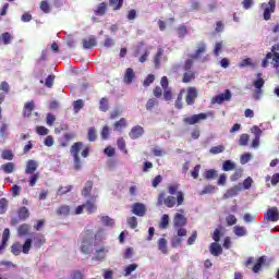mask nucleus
<instances>
[{
    "mask_svg": "<svg viewBox=\"0 0 279 279\" xmlns=\"http://www.w3.org/2000/svg\"><path fill=\"white\" fill-rule=\"evenodd\" d=\"M279 44H276L271 47V52L266 54V59L262 62V66L266 69L269 64V60H271L270 64H272L274 69H277V73H279Z\"/></svg>",
    "mask_w": 279,
    "mask_h": 279,
    "instance_id": "f257e3e1",
    "label": "nucleus"
},
{
    "mask_svg": "<svg viewBox=\"0 0 279 279\" xmlns=\"http://www.w3.org/2000/svg\"><path fill=\"white\" fill-rule=\"evenodd\" d=\"M29 250H32V239L29 238L26 239L23 245L16 242L11 246V252L14 256H19L21 252H23V254H29Z\"/></svg>",
    "mask_w": 279,
    "mask_h": 279,
    "instance_id": "f03ea898",
    "label": "nucleus"
},
{
    "mask_svg": "<svg viewBox=\"0 0 279 279\" xmlns=\"http://www.w3.org/2000/svg\"><path fill=\"white\" fill-rule=\"evenodd\" d=\"M82 147H84V144H82V142H76L72 145L70 149L71 155L74 158V169L76 171H80V169H82V161L80 160V151H82Z\"/></svg>",
    "mask_w": 279,
    "mask_h": 279,
    "instance_id": "7ed1b4c3",
    "label": "nucleus"
},
{
    "mask_svg": "<svg viewBox=\"0 0 279 279\" xmlns=\"http://www.w3.org/2000/svg\"><path fill=\"white\" fill-rule=\"evenodd\" d=\"M90 247H93V234L87 231L82 235L81 252H83V254H89Z\"/></svg>",
    "mask_w": 279,
    "mask_h": 279,
    "instance_id": "20e7f679",
    "label": "nucleus"
},
{
    "mask_svg": "<svg viewBox=\"0 0 279 279\" xmlns=\"http://www.w3.org/2000/svg\"><path fill=\"white\" fill-rule=\"evenodd\" d=\"M260 8L264 11L265 21H269V19H271V14L276 12V0H269L268 3H262Z\"/></svg>",
    "mask_w": 279,
    "mask_h": 279,
    "instance_id": "39448f33",
    "label": "nucleus"
},
{
    "mask_svg": "<svg viewBox=\"0 0 279 279\" xmlns=\"http://www.w3.org/2000/svg\"><path fill=\"white\" fill-rule=\"evenodd\" d=\"M260 73L257 74L258 80L253 82V86H255L256 90L253 95V98L258 101V99H260V97L263 96V86H265V80H263V77H260Z\"/></svg>",
    "mask_w": 279,
    "mask_h": 279,
    "instance_id": "423d86ee",
    "label": "nucleus"
},
{
    "mask_svg": "<svg viewBox=\"0 0 279 279\" xmlns=\"http://www.w3.org/2000/svg\"><path fill=\"white\" fill-rule=\"evenodd\" d=\"M180 189V185L178 184H172L168 186V193H170V195H175L177 193V204L178 206H182L184 204V193L182 191L178 190Z\"/></svg>",
    "mask_w": 279,
    "mask_h": 279,
    "instance_id": "0eeeda50",
    "label": "nucleus"
},
{
    "mask_svg": "<svg viewBox=\"0 0 279 279\" xmlns=\"http://www.w3.org/2000/svg\"><path fill=\"white\" fill-rule=\"evenodd\" d=\"M157 204L158 206H162V204H165V206H167L168 208H173V206H175V197L168 196L167 198H165V193H161L158 196Z\"/></svg>",
    "mask_w": 279,
    "mask_h": 279,
    "instance_id": "6e6552de",
    "label": "nucleus"
},
{
    "mask_svg": "<svg viewBox=\"0 0 279 279\" xmlns=\"http://www.w3.org/2000/svg\"><path fill=\"white\" fill-rule=\"evenodd\" d=\"M251 132L255 136L252 142V147L253 149H256L260 145V136H263V130H260V128H258L257 125H254L252 126Z\"/></svg>",
    "mask_w": 279,
    "mask_h": 279,
    "instance_id": "1a4fd4ad",
    "label": "nucleus"
},
{
    "mask_svg": "<svg viewBox=\"0 0 279 279\" xmlns=\"http://www.w3.org/2000/svg\"><path fill=\"white\" fill-rule=\"evenodd\" d=\"M207 118L208 116L206 113H198L189 118H184L183 121L184 123H187V125H195V123H199V121H205V119Z\"/></svg>",
    "mask_w": 279,
    "mask_h": 279,
    "instance_id": "9d476101",
    "label": "nucleus"
},
{
    "mask_svg": "<svg viewBox=\"0 0 279 279\" xmlns=\"http://www.w3.org/2000/svg\"><path fill=\"white\" fill-rule=\"evenodd\" d=\"M230 99H232V94L230 93V89H227L223 94L213 98V104H223V101H230Z\"/></svg>",
    "mask_w": 279,
    "mask_h": 279,
    "instance_id": "9b49d317",
    "label": "nucleus"
},
{
    "mask_svg": "<svg viewBox=\"0 0 279 279\" xmlns=\"http://www.w3.org/2000/svg\"><path fill=\"white\" fill-rule=\"evenodd\" d=\"M195 99H197V89L195 87H189L185 98L187 106H193V104H195Z\"/></svg>",
    "mask_w": 279,
    "mask_h": 279,
    "instance_id": "f8f14e48",
    "label": "nucleus"
},
{
    "mask_svg": "<svg viewBox=\"0 0 279 279\" xmlns=\"http://www.w3.org/2000/svg\"><path fill=\"white\" fill-rule=\"evenodd\" d=\"M265 219L268 221H278L279 220V211L277 207H271L267 210L265 215Z\"/></svg>",
    "mask_w": 279,
    "mask_h": 279,
    "instance_id": "ddd939ff",
    "label": "nucleus"
},
{
    "mask_svg": "<svg viewBox=\"0 0 279 279\" xmlns=\"http://www.w3.org/2000/svg\"><path fill=\"white\" fill-rule=\"evenodd\" d=\"M241 191V184L234 185L233 187L229 189L225 195L223 199H230V197H236L239 195V192Z\"/></svg>",
    "mask_w": 279,
    "mask_h": 279,
    "instance_id": "4468645a",
    "label": "nucleus"
},
{
    "mask_svg": "<svg viewBox=\"0 0 279 279\" xmlns=\"http://www.w3.org/2000/svg\"><path fill=\"white\" fill-rule=\"evenodd\" d=\"M186 223V217L182 214H175L173 218V225L174 228H183V226Z\"/></svg>",
    "mask_w": 279,
    "mask_h": 279,
    "instance_id": "2eb2a0df",
    "label": "nucleus"
},
{
    "mask_svg": "<svg viewBox=\"0 0 279 279\" xmlns=\"http://www.w3.org/2000/svg\"><path fill=\"white\" fill-rule=\"evenodd\" d=\"M145 205L141 203H136L133 205L132 213L134 215H137V217H144L145 216Z\"/></svg>",
    "mask_w": 279,
    "mask_h": 279,
    "instance_id": "dca6fc26",
    "label": "nucleus"
},
{
    "mask_svg": "<svg viewBox=\"0 0 279 279\" xmlns=\"http://www.w3.org/2000/svg\"><path fill=\"white\" fill-rule=\"evenodd\" d=\"M145 134V130L141 125L134 126L131 132H130V137L131 138H141V135Z\"/></svg>",
    "mask_w": 279,
    "mask_h": 279,
    "instance_id": "f3484780",
    "label": "nucleus"
},
{
    "mask_svg": "<svg viewBox=\"0 0 279 279\" xmlns=\"http://www.w3.org/2000/svg\"><path fill=\"white\" fill-rule=\"evenodd\" d=\"M209 252L213 254V256H219V254H222L223 248L219 245V243L214 242L209 246Z\"/></svg>",
    "mask_w": 279,
    "mask_h": 279,
    "instance_id": "a211bd4d",
    "label": "nucleus"
},
{
    "mask_svg": "<svg viewBox=\"0 0 279 279\" xmlns=\"http://www.w3.org/2000/svg\"><path fill=\"white\" fill-rule=\"evenodd\" d=\"M38 169V163L35 160H28L25 169V173L33 174Z\"/></svg>",
    "mask_w": 279,
    "mask_h": 279,
    "instance_id": "6ab92c4d",
    "label": "nucleus"
},
{
    "mask_svg": "<svg viewBox=\"0 0 279 279\" xmlns=\"http://www.w3.org/2000/svg\"><path fill=\"white\" fill-rule=\"evenodd\" d=\"M45 235L37 233L34 236V247H37V250H39V247H43V245H45Z\"/></svg>",
    "mask_w": 279,
    "mask_h": 279,
    "instance_id": "aec40b11",
    "label": "nucleus"
},
{
    "mask_svg": "<svg viewBox=\"0 0 279 279\" xmlns=\"http://www.w3.org/2000/svg\"><path fill=\"white\" fill-rule=\"evenodd\" d=\"M96 45H97V39L94 36H90L83 40L84 49H92V47H95Z\"/></svg>",
    "mask_w": 279,
    "mask_h": 279,
    "instance_id": "412c9836",
    "label": "nucleus"
},
{
    "mask_svg": "<svg viewBox=\"0 0 279 279\" xmlns=\"http://www.w3.org/2000/svg\"><path fill=\"white\" fill-rule=\"evenodd\" d=\"M83 206L88 215H93V213L97 210V205L95 204V201H87L86 204H84Z\"/></svg>",
    "mask_w": 279,
    "mask_h": 279,
    "instance_id": "4be33fe9",
    "label": "nucleus"
},
{
    "mask_svg": "<svg viewBox=\"0 0 279 279\" xmlns=\"http://www.w3.org/2000/svg\"><path fill=\"white\" fill-rule=\"evenodd\" d=\"M233 233L235 236H245L247 234V229L245 227L235 226L233 227Z\"/></svg>",
    "mask_w": 279,
    "mask_h": 279,
    "instance_id": "5701e85b",
    "label": "nucleus"
},
{
    "mask_svg": "<svg viewBox=\"0 0 279 279\" xmlns=\"http://www.w3.org/2000/svg\"><path fill=\"white\" fill-rule=\"evenodd\" d=\"M134 80V70L132 68L126 69L124 74V82L125 84H132V81Z\"/></svg>",
    "mask_w": 279,
    "mask_h": 279,
    "instance_id": "b1692460",
    "label": "nucleus"
},
{
    "mask_svg": "<svg viewBox=\"0 0 279 279\" xmlns=\"http://www.w3.org/2000/svg\"><path fill=\"white\" fill-rule=\"evenodd\" d=\"M4 173H14L15 165L14 162H7L1 166Z\"/></svg>",
    "mask_w": 279,
    "mask_h": 279,
    "instance_id": "393cba45",
    "label": "nucleus"
},
{
    "mask_svg": "<svg viewBox=\"0 0 279 279\" xmlns=\"http://www.w3.org/2000/svg\"><path fill=\"white\" fill-rule=\"evenodd\" d=\"M31 227L27 223L21 225L17 229V233L20 236H25L26 234H29Z\"/></svg>",
    "mask_w": 279,
    "mask_h": 279,
    "instance_id": "a878e982",
    "label": "nucleus"
},
{
    "mask_svg": "<svg viewBox=\"0 0 279 279\" xmlns=\"http://www.w3.org/2000/svg\"><path fill=\"white\" fill-rule=\"evenodd\" d=\"M34 110V101H28L24 105V117H31Z\"/></svg>",
    "mask_w": 279,
    "mask_h": 279,
    "instance_id": "bb28decb",
    "label": "nucleus"
},
{
    "mask_svg": "<svg viewBox=\"0 0 279 279\" xmlns=\"http://www.w3.org/2000/svg\"><path fill=\"white\" fill-rule=\"evenodd\" d=\"M106 254H108V250L101 247L98 251H96L95 254V260H104V258H106Z\"/></svg>",
    "mask_w": 279,
    "mask_h": 279,
    "instance_id": "cd10ccee",
    "label": "nucleus"
},
{
    "mask_svg": "<svg viewBox=\"0 0 279 279\" xmlns=\"http://www.w3.org/2000/svg\"><path fill=\"white\" fill-rule=\"evenodd\" d=\"M159 228L161 230H167V228H169V215L165 214L162 217H161V220L159 222Z\"/></svg>",
    "mask_w": 279,
    "mask_h": 279,
    "instance_id": "c85d7f7f",
    "label": "nucleus"
},
{
    "mask_svg": "<svg viewBox=\"0 0 279 279\" xmlns=\"http://www.w3.org/2000/svg\"><path fill=\"white\" fill-rule=\"evenodd\" d=\"M100 221L102 226H108L109 228H112V226H114V219L108 216L100 217Z\"/></svg>",
    "mask_w": 279,
    "mask_h": 279,
    "instance_id": "c756f323",
    "label": "nucleus"
},
{
    "mask_svg": "<svg viewBox=\"0 0 279 279\" xmlns=\"http://www.w3.org/2000/svg\"><path fill=\"white\" fill-rule=\"evenodd\" d=\"M128 126V121L125 120V118H121L120 121L114 123V130H117L118 132H121V130H123V128Z\"/></svg>",
    "mask_w": 279,
    "mask_h": 279,
    "instance_id": "7c9ffc66",
    "label": "nucleus"
},
{
    "mask_svg": "<svg viewBox=\"0 0 279 279\" xmlns=\"http://www.w3.org/2000/svg\"><path fill=\"white\" fill-rule=\"evenodd\" d=\"M263 265H265V257L262 256L257 259V263L254 265L253 267V271L254 274H258V271H260V268L263 267Z\"/></svg>",
    "mask_w": 279,
    "mask_h": 279,
    "instance_id": "2f4dec72",
    "label": "nucleus"
},
{
    "mask_svg": "<svg viewBox=\"0 0 279 279\" xmlns=\"http://www.w3.org/2000/svg\"><path fill=\"white\" fill-rule=\"evenodd\" d=\"M136 269H138V265L137 264H131V265L126 266L124 268V276L125 277L131 276L132 271H136Z\"/></svg>",
    "mask_w": 279,
    "mask_h": 279,
    "instance_id": "473e14b6",
    "label": "nucleus"
},
{
    "mask_svg": "<svg viewBox=\"0 0 279 279\" xmlns=\"http://www.w3.org/2000/svg\"><path fill=\"white\" fill-rule=\"evenodd\" d=\"M90 191H93V182L88 181L82 191V195H84V197H88V195H90Z\"/></svg>",
    "mask_w": 279,
    "mask_h": 279,
    "instance_id": "72a5a7b5",
    "label": "nucleus"
},
{
    "mask_svg": "<svg viewBox=\"0 0 279 279\" xmlns=\"http://www.w3.org/2000/svg\"><path fill=\"white\" fill-rule=\"evenodd\" d=\"M158 248L162 254H167V240L165 238L159 239Z\"/></svg>",
    "mask_w": 279,
    "mask_h": 279,
    "instance_id": "f704fd0d",
    "label": "nucleus"
},
{
    "mask_svg": "<svg viewBox=\"0 0 279 279\" xmlns=\"http://www.w3.org/2000/svg\"><path fill=\"white\" fill-rule=\"evenodd\" d=\"M235 165L231 160H226L222 165V171H233Z\"/></svg>",
    "mask_w": 279,
    "mask_h": 279,
    "instance_id": "c9c22d12",
    "label": "nucleus"
},
{
    "mask_svg": "<svg viewBox=\"0 0 279 279\" xmlns=\"http://www.w3.org/2000/svg\"><path fill=\"white\" fill-rule=\"evenodd\" d=\"M184 93H186V90L181 89V92L178 95V98L175 100V108H178V110H182V97H183Z\"/></svg>",
    "mask_w": 279,
    "mask_h": 279,
    "instance_id": "e433bc0d",
    "label": "nucleus"
},
{
    "mask_svg": "<svg viewBox=\"0 0 279 279\" xmlns=\"http://www.w3.org/2000/svg\"><path fill=\"white\" fill-rule=\"evenodd\" d=\"M209 151L214 155L223 154V151H226V147L223 145L214 146Z\"/></svg>",
    "mask_w": 279,
    "mask_h": 279,
    "instance_id": "4c0bfd02",
    "label": "nucleus"
},
{
    "mask_svg": "<svg viewBox=\"0 0 279 279\" xmlns=\"http://www.w3.org/2000/svg\"><path fill=\"white\" fill-rule=\"evenodd\" d=\"M40 10L41 12H45V14H49L51 12V5L47 1H41Z\"/></svg>",
    "mask_w": 279,
    "mask_h": 279,
    "instance_id": "58836bf2",
    "label": "nucleus"
},
{
    "mask_svg": "<svg viewBox=\"0 0 279 279\" xmlns=\"http://www.w3.org/2000/svg\"><path fill=\"white\" fill-rule=\"evenodd\" d=\"M109 5H111L113 10H120L121 5H123V0H110Z\"/></svg>",
    "mask_w": 279,
    "mask_h": 279,
    "instance_id": "ea45409f",
    "label": "nucleus"
},
{
    "mask_svg": "<svg viewBox=\"0 0 279 279\" xmlns=\"http://www.w3.org/2000/svg\"><path fill=\"white\" fill-rule=\"evenodd\" d=\"M8 241H10V229H4V231L2 233V246H1V250H3V246L5 245V243H8Z\"/></svg>",
    "mask_w": 279,
    "mask_h": 279,
    "instance_id": "a19ab883",
    "label": "nucleus"
},
{
    "mask_svg": "<svg viewBox=\"0 0 279 279\" xmlns=\"http://www.w3.org/2000/svg\"><path fill=\"white\" fill-rule=\"evenodd\" d=\"M217 187L215 185H206L202 192H199V195H208L216 191Z\"/></svg>",
    "mask_w": 279,
    "mask_h": 279,
    "instance_id": "79ce46f5",
    "label": "nucleus"
},
{
    "mask_svg": "<svg viewBox=\"0 0 279 279\" xmlns=\"http://www.w3.org/2000/svg\"><path fill=\"white\" fill-rule=\"evenodd\" d=\"M19 217L21 219H27L29 217V210L27 209V207H22L19 210Z\"/></svg>",
    "mask_w": 279,
    "mask_h": 279,
    "instance_id": "37998d69",
    "label": "nucleus"
},
{
    "mask_svg": "<svg viewBox=\"0 0 279 279\" xmlns=\"http://www.w3.org/2000/svg\"><path fill=\"white\" fill-rule=\"evenodd\" d=\"M99 110H101V112H107V110H108V98H101L100 99Z\"/></svg>",
    "mask_w": 279,
    "mask_h": 279,
    "instance_id": "c03bdc74",
    "label": "nucleus"
},
{
    "mask_svg": "<svg viewBox=\"0 0 279 279\" xmlns=\"http://www.w3.org/2000/svg\"><path fill=\"white\" fill-rule=\"evenodd\" d=\"M239 66L241 69L245 68V66H255L254 62H252L251 58H246L244 60L241 61V63L239 64Z\"/></svg>",
    "mask_w": 279,
    "mask_h": 279,
    "instance_id": "a18cd8bd",
    "label": "nucleus"
},
{
    "mask_svg": "<svg viewBox=\"0 0 279 279\" xmlns=\"http://www.w3.org/2000/svg\"><path fill=\"white\" fill-rule=\"evenodd\" d=\"M155 106H158V100L156 98H150L146 104V110H153Z\"/></svg>",
    "mask_w": 279,
    "mask_h": 279,
    "instance_id": "49530a36",
    "label": "nucleus"
},
{
    "mask_svg": "<svg viewBox=\"0 0 279 279\" xmlns=\"http://www.w3.org/2000/svg\"><path fill=\"white\" fill-rule=\"evenodd\" d=\"M21 191H23V187L19 186V185H13L10 190V192L12 193L13 197H19V195H21Z\"/></svg>",
    "mask_w": 279,
    "mask_h": 279,
    "instance_id": "de8ad7c7",
    "label": "nucleus"
},
{
    "mask_svg": "<svg viewBox=\"0 0 279 279\" xmlns=\"http://www.w3.org/2000/svg\"><path fill=\"white\" fill-rule=\"evenodd\" d=\"M8 210V199H0V215H3Z\"/></svg>",
    "mask_w": 279,
    "mask_h": 279,
    "instance_id": "09e8293b",
    "label": "nucleus"
},
{
    "mask_svg": "<svg viewBox=\"0 0 279 279\" xmlns=\"http://www.w3.org/2000/svg\"><path fill=\"white\" fill-rule=\"evenodd\" d=\"M191 80H195V74H193V72H186L183 75V82L184 84H189V82H191Z\"/></svg>",
    "mask_w": 279,
    "mask_h": 279,
    "instance_id": "8fccbe9b",
    "label": "nucleus"
},
{
    "mask_svg": "<svg viewBox=\"0 0 279 279\" xmlns=\"http://www.w3.org/2000/svg\"><path fill=\"white\" fill-rule=\"evenodd\" d=\"M204 51H206V45L199 44L198 49L196 50V53L192 58H194V59L199 58V54L204 53Z\"/></svg>",
    "mask_w": 279,
    "mask_h": 279,
    "instance_id": "3c124183",
    "label": "nucleus"
},
{
    "mask_svg": "<svg viewBox=\"0 0 279 279\" xmlns=\"http://www.w3.org/2000/svg\"><path fill=\"white\" fill-rule=\"evenodd\" d=\"M36 132L39 134V136H47V134H49V129L45 126H37Z\"/></svg>",
    "mask_w": 279,
    "mask_h": 279,
    "instance_id": "603ef678",
    "label": "nucleus"
},
{
    "mask_svg": "<svg viewBox=\"0 0 279 279\" xmlns=\"http://www.w3.org/2000/svg\"><path fill=\"white\" fill-rule=\"evenodd\" d=\"M74 112H80L82 108H84V101L82 99L74 101Z\"/></svg>",
    "mask_w": 279,
    "mask_h": 279,
    "instance_id": "864d4df0",
    "label": "nucleus"
},
{
    "mask_svg": "<svg viewBox=\"0 0 279 279\" xmlns=\"http://www.w3.org/2000/svg\"><path fill=\"white\" fill-rule=\"evenodd\" d=\"M96 14H98V16H104V14H106V2L99 4Z\"/></svg>",
    "mask_w": 279,
    "mask_h": 279,
    "instance_id": "5fc2aeb1",
    "label": "nucleus"
},
{
    "mask_svg": "<svg viewBox=\"0 0 279 279\" xmlns=\"http://www.w3.org/2000/svg\"><path fill=\"white\" fill-rule=\"evenodd\" d=\"M12 35L10 33H3L2 34V40L4 43V45H10V43H12Z\"/></svg>",
    "mask_w": 279,
    "mask_h": 279,
    "instance_id": "6e6d98bb",
    "label": "nucleus"
},
{
    "mask_svg": "<svg viewBox=\"0 0 279 279\" xmlns=\"http://www.w3.org/2000/svg\"><path fill=\"white\" fill-rule=\"evenodd\" d=\"M215 175H217V170H215V169H210L205 172L206 180H213V178H215Z\"/></svg>",
    "mask_w": 279,
    "mask_h": 279,
    "instance_id": "4d7b16f0",
    "label": "nucleus"
},
{
    "mask_svg": "<svg viewBox=\"0 0 279 279\" xmlns=\"http://www.w3.org/2000/svg\"><path fill=\"white\" fill-rule=\"evenodd\" d=\"M243 175V171L236 170L231 177V182H236V180H240V178Z\"/></svg>",
    "mask_w": 279,
    "mask_h": 279,
    "instance_id": "13d9d810",
    "label": "nucleus"
},
{
    "mask_svg": "<svg viewBox=\"0 0 279 279\" xmlns=\"http://www.w3.org/2000/svg\"><path fill=\"white\" fill-rule=\"evenodd\" d=\"M1 156H2L3 160H12L14 158V155L12 154L11 150L2 151Z\"/></svg>",
    "mask_w": 279,
    "mask_h": 279,
    "instance_id": "bf43d9fd",
    "label": "nucleus"
},
{
    "mask_svg": "<svg viewBox=\"0 0 279 279\" xmlns=\"http://www.w3.org/2000/svg\"><path fill=\"white\" fill-rule=\"evenodd\" d=\"M226 221H227L228 226H234L236 223V216L229 215V216H227Z\"/></svg>",
    "mask_w": 279,
    "mask_h": 279,
    "instance_id": "052dcab7",
    "label": "nucleus"
},
{
    "mask_svg": "<svg viewBox=\"0 0 279 279\" xmlns=\"http://www.w3.org/2000/svg\"><path fill=\"white\" fill-rule=\"evenodd\" d=\"M97 140V131L95 129L90 128L88 130V141H96Z\"/></svg>",
    "mask_w": 279,
    "mask_h": 279,
    "instance_id": "680f3d73",
    "label": "nucleus"
},
{
    "mask_svg": "<svg viewBox=\"0 0 279 279\" xmlns=\"http://www.w3.org/2000/svg\"><path fill=\"white\" fill-rule=\"evenodd\" d=\"M252 184H254V180H252L251 177L244 180L243 182V189L248 190L252 187Z\"/></svg>",
    "mask_w": 279,
    "mask_h": 279,
    "instance_id": "e2e57ef3",
    "label": "nucleus"
},
{
    "mask_svg": "<svg viewBox=\"0 0 279 279\" xmlns=\"http://www.w3.org/2000/svg\"><path fill=\"white\" fill-rule=\"evenodd\" d=\"M248 141H250V135H247V134H242V135L240 136V145H241V146L247 145Z\"/></svg>",
    "mask_w": 279,
    "mask_h": 279,
    "instance_id": "0e129e2a",
    "label": "nucleus"
},
{
    "mask_svg": "<svg viewBox=\"0 0 279 279\" xmlns=\"http://www.w3.org/2000/svg\"><path fill=\"white\" fill-rule=\"evenodd\" d=\"M70 210L69 206L63 205L58 209V215H69Z\"/></svg>",
    "mask_w": 279,
    "mask_h": 279,
    "instance_id": "69168bd1",
    "label": "nucleus"
},
{
    "mask_svg": "<svg viewBox=\"0 0 279 279\" xmlns=\"http://www.w3.org/2000/svg\"><path fill=\"white\" fill-rule=\"evenodd\" d=\"M128 225L130 228L134 229L138 226V222L136 221V217H131L128 219Z\"/></svg>",
    "mask_w": 279,
    "mask_h": 279,
    "instance_id": "338daca9",
    "label": "nucleus"
},
{
    "mask_svg": "<svg viewBox=\"0 0 279 279\" xmlns=\"http://www.w3.org/2000/svg\"><path fill=\"white\" fill-rule=\"evenodd\" d=\"M71 278H72V279H83L84 276L82 275V271H80V270H74V271H72V274H71Z\"/></svg>",
    "mask_w": 279,
    "mask_h": 279,
    "instance_id": "774afa93",
    "label": "nucleus"
}]
</instances>
